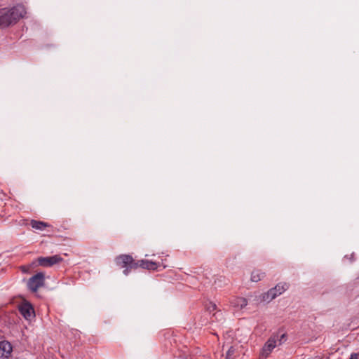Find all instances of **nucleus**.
I'll list each match as a JSON object with an SVG mask.
<instances>
[{
	"instance_id": "5",
	"label": "nucleus",
	"mask_w": 359,
	"mask_h": 359,
	"mask_svg": "<svg viewBox=\"0 0 359 359\" xmlns=\"http://www.w3.org/2000/svg\"><path fill=\"white\" fill-rule=\"evenodd\" d=\"M44 284V274L43 273H38L28 281V287L32 292H36L39 288L42 287Z\"/></svg>"
},
{
	"instance_id": "12",
	"label": "nucleus",
	"mask_w": 359,
	"mask_h": 359,
	"mask_svg": "<svg viewBox=\"0 0 359 359\" xmlns=\"http://www.w3.org/2000/svg\"><path fill=\"white\" fill-rule=\"evenodd\" d=\"M264 277V273L259 270H254L251 274V280L252 282H258Z\"/></svg>"
},
{
	"instance_id": "1",
	"label": "nucleus",
	"mask_w": 359,
	"mask_h": 359,
	"mask_svg": "<svg viewBox=\"0 0 359 359\" xmlns=\"http://www.w3.org/2000/svg\"><path fill=\"white\" fill-rule=\"evenodd\" d=\"M25 14L26 9L22 5L1 8L0 9V27H6L15 24Z\"/></svg>"
},
{
	"instance_id": "17",
	"label": "nucleus",
	"mask_w": 359,
	"mask_h": 359,
	"mask_svg": "<svg viewBox=\"0 0 359 359\" xmlns=\"http://www.w3.org/2000/svg\"><path fill=\"white\" fill-rule=\"evenodd\" d=\"M212 307H213V309H215L216 305L215 304H212Z\"/></svg>"
},
{
	"instance_id": "4",
	"label": "nucleus",
	"mask_w": 359,
	"mask_h": 359,
	"mask_svg": "<svg viewBox=\"0 0 359 359\" xmlns=\"http://www.w3.org/2000/svg\"><path fill=\"white\" fill-rule=\"evenodd\" d=\"M40 266L44 267H50L53 265L61 263L63 259L59 255H55L50 257H40L37 259Z\"/></svg>"
},
{
	"instance_id": "11",
	"label": "nucleus",
	"mask_w": 359,
	"mask_h": 359,
	"mask_svg": "<svg viewBox=\"0 0 359 359\" xmlns=\"http://www.w3.org/2000/svg\"><path fill=\"white\" fill-rule=\"evenodd\" d=\"M30 224L33 229L41 231L50 226L48 223L36 220H32Z\"/></svg>"
},
{
	"instance_id": "10",
	"label": "nucleus",
	"mask_w": 359,
	"mask_h": 359,
	"mask_svg": "<svg viewBox=\"0 0 359 359\" xmlns=\"http://www.w3.org/2000/svg\"><path fill=\"white\" fill-rule=\"evenodd\" d=\"M231 304L234 307L241 309L248 304V301L243 297H236L231 301Z\"/></svg>"
},
{
	"instance_id": "8",
	"label": "nucleus",
	"mask_w": 359,
	"mask_h": 359,
	"mask_svg": "<svg viewBox=\"0 0 359 359\" xmlns=\"http://www.w3.org/2000/svg\"><path fill=\"white\" fill-rule=\"evenodd\" d=\"M13 346L7 341H0V359H9L11 357Z\"/></svg>"
},
{
	"instance_id": "13",
	"label": "nucleus",
	"mask_w": 359,
	"mask_h": 359,
	"mask_svg": "<svg viewBox=\"0 0 359 359\" xmlns=\"http://www.w3.org/2000/svg\"><path fill=\"white\" fill-rule=\"evenodd\" d=\"M234 348L233 346H231L226 353V356L232 357V355L234 353Z\"/></svg>"
},
{
	"instance_id": "14",
	"label": "nucleus",
	"mask_w": 359,
	"mask_h": 359,
	"mask_svg": "<svg viewBox=\"0 0 359 359\" xmlns=\"http://www.w3.org/2000/svg\"><path fill=\"white\" fill-rule=\"evenodd\" d=\"M350 359H359V353H353L351 355Z\"/></svg>"
},
{
	"instance_id": "16",
	"label": "nucleus",
	"mask_w": 359,
	"mask_h": 359,
	"mask_svg": "<svg viewBox=\"0 0 359 359\" xmlns=\"http://www.w3.org/2000/svg\"><path fill=\"white\" fill-rule=\"evenodd\" d=\"M226 359H234V358L232 357H230V356H226Z\"/></svg>"
},
{
	"instance_id": "6",
	"label": "nucleus",
	"mask_w": 359,
	"mask_h": 359,
	"mask_svg": "<svg viewBox=\"0 0 359 359\" xmlns=\"http://www.w3.org/2000/svg\"><path fill=\"white\" fill-rule=\"evenodd\" d=\"M288 288V285L285 283H278L275 287L271 289L266 294V299L271 300L276 298L278 295L281 294Z\"/></svg>"
},
{
	"instance_id": "9",
	"label": "nucleus",
	"mask_w": 359,
	"mask_h": 359,
	"mask_svg": "<svg viewBox=\"0 0 359 359\" xmlns=\"http://www.w3.org/2000/svg\"><path fill=\"white\" fill-rule=\"evenodd\" d=\"M160 266L159 263L149 261L147 259H142L138 261L136 264V266H140L143 269H149V270H156Z\"/></svg>"
},
{
	"instance_id": "3",
	"label": "nucleus",
	"mask_w": 359,
	"mask_h": 359,
	"mask_svg": "<svg viewBox=\"0 0 359 359\" xmlns=\"http://www.w3.org/2000/svg\"><path fill=\"white\" fill-rule=\"evenodd\" d=\"M21 315L27 320H32L35 317V312L32 305L27 301H23L18 306Z\"/></svg>"
},
{
	"instance_id": "7",
	"label": "nucleus",
	"mask_w": 359,
	"mask_h": 359,
	"mask_svg": "<svg viewBox=\"0 0 359 359\" xmlns=\"http://www.w3.org/2000/svg\"><path fill=\"white\" fill-rule=\"evenodd\" d=\"M116 264L122 268L124 267H137L136 264L134 263V260L130 255H121L116 257Z\"/></svg>"
},
{
	"instance_id": "2",
	"label": "nucleus",
	"mask_w": 359,
	"mask_h": 359,
	"mask_svg": "<svg viewBox=\"0 0 359 359\" xmlns=\"http://www.w3.org/2000/svg\"><path fill=\"white\" fill-rule=\"evenodd\" d=\"M285 338V334L279 336H272L266 342L264 346L262 348V355L267 357L273 349L278 345L281 344V340Z\"/></svg>"
},
{
	"instance_id": "15",
	"label": "nucleus",
	"mask_w": 359,
	"mask_h": 359,
	"mask_svg": "<svg viewBox=\"0 0 359 359\" xmlns=\"http://www.w3.org/2000/svg\"><path fill=\"white\" fill-rule=\"evenodd\" d=\"M123 272H124V273H125L126 275H127V274L128 273V269H126V270H124V271H123Z\"/></svg>"
}]
</instances>
